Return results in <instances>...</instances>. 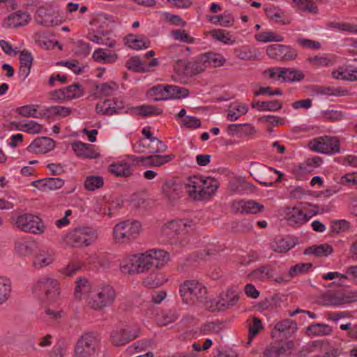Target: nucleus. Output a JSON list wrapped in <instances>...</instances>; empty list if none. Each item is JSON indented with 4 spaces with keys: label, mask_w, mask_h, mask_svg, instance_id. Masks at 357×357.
I'll return each mask as SVG.
<instances>
[{
    "label": "nucleus",
    "mask_w": 357,
    "mask_h": 357,
    "mask_svg": "<svg viewBox=\"0 0 357 357\" xmlns=\"http://www.w3.org/2000/svg\"><path fill=\"white\" fill-rule=\"evenodd\" d=\"M169 260L167 252L161 249H151L140 255L126 256L120 264V269L128 274L142 273L153 267L161 268Z\"/></svg>",
    "instance_id": "f257e3e1"
},
{
    "label": "nucleus",
    "mask_w": 357,
    "mask_h": 357,
    "mask_svg": "<svg viewBox=\"0 0 357 357\" xmlns=\"http://www.w3.org/2000/svg\"><path fill=\"white\" fill-rule=\"evenodd\" d=\"M183 185L185 192L191 199L200 201L214 195L219 183L213 178L195 175L187 178Z\"/></svg>",
    "instance_id": "f03ea898"
},
{
    "label": "nucleus",
    "mask_w": 357,
    "mask_h": 357,
    "mask_svg": "<svg viewBox=\"0 0 357 357\" xmlns=\"http://www.w3.org/2000/svg\"><path fill=\"white\" fill-rule=\"evenodd\" d=\"M116 291L108 284L96 286L87 296V305L95 310H102L113 305L116 300Z\"/></svg>",
    "instance_id": "7ed1b4c3"
},
{
    "label": "nucleus",
    "mask_w": 357,
    "mask_h": 357,
    "mask_svg": "<svg viewBox=\"0 0 357 357\" xmlns=\"http://www.w3.org/2000/svg\"><path fill=\"white\" fill-rule=\"evenodd\" d=\"M33 292L43 304L54 303L60 296V283L53 278H40L33 287Z\"/></svg>",
    "instance_id": "20e7f679"
},
{
    "label": "nucleus",
    "mask_w": 357,
    "mask_h": 357,
    "mask_svg": "<svg viewBox=\"0 0 357 357\" xmlns=\"http://www.w3.org/2000/svg\"><path fill=\"white\" fill-rule=\"evenodd\" d=\"M318 213V208L308 202L300 203L294 207H287L284 211V218L289 225L299 227Z\"/></svg>",
    "instance_id": "39448f33"
},
{
    "label": "nucleus",
    "mask_w": 357,
    "mask_h": 357,
    "mask_svg": "<svg viewBox=\"0 0 357 357\" xmlns=\"http://www.w3.org/2000/svg\"><path fill=\"white\" fill-rule=\"evenodd\" d=\"M179 293L183 303L193 305L203 302L207 294L205 286L195 280L183 282L179 286Z\"/></svg>",
    "instance_id": "423d86ee"
},
{
    "label": "nucleus",
    "mask_w": 357,
    "mask_h": 357,
    "mask_svg": "<svg viewBox=\"0 0 357 357\" xmlns=\"http://www.w3.org/2000/svg\"><path fill=\"white\" fill-rule=\"evenodd\" d=\"M197 228V222L189 219H175L165 222L161 227V236L168 240L176 236L183 237L192 233Z\"/></svg>",
    "instance_id": "0eeeda50"
},
{
    "label": "nucleus",
    "mask_w": 357,
    "mask_h": 357,
    "mask_svg": "<svg viewBox=\"0 0 357 357\" xmlns=\"http://www.w3.org/2000/svg\"><path fill=\"white\" fill-rule=\"evenodd\" d=\"M142 229L141 223L137 220H128L115 225L113 236L116 243H124L135 238Z\"/></svg>",
    "instance_id": "6e6552de"
},
{
    "label": "nucleus",
    "mask_w": 357,
    "mask_h": 357,
    "mask_svg": "<svg viewBox=\"0 0 357 357\" xmlns=\"http://www.w3.org/2000/svg\"><path fill=\"white\" fill-rule=\"evenodd\" d=\"M98 236L96 229L84 227L75 228L70 231L68 234L66 239L68 243L73 247H89L96 241Z\"/></svg>",
    "instance_id": "1a4fd4ad"
},
{
    "label": "nucleus",
    "mask_w": 357,
    "mask_h": 357,
    "mask_svg": "<svg viewBox=\"0 0 357 357\" xmlns=\"http://www.w3.org/2000/svg\"><path fill=\"white\" fill-rule=\"evenodd\" d=\"M99 350V342L97 335L93 333H86L77 340L75 349V357H92Z\"/></svg>",
    "instance_id": "9d476101"
},
{
    "label": "nucleus",
    "mask_w": 357,
    "mask_h": 357,
    "mask_svg": "<svg viewBox=\"0 0 357 357\" xmlns=\"http://www.w3.org/2000/svg\"><path fill=\"white\" fill-rule=\"evenodd\" d=\"M16 227L22 231L36 235L44 234L46 226L43 220L38 215L31 213H24L17 217Z\"/></svg>",
    "instance_id": "9b49d317"
},
{
    "label": "nucleus",
    "mask_w": 357,
    "mask_h": 357,
    "mask_svg": "<svg viewBox=\"0 0 357 357\" xmlns=\"http://www.w3.org/2000/svg\"><path fill=\"white\" fill-rule=\"evenodd\" d=\"M308 146L314 152L327 155H333L340 151L339 138L335 136L315 137L308 142Z\"/></svg>",
    "instance_id": "f8f14e48"
},
{
    "label": "nucleus",
    "mask_w": 357,
    "mask_h": 357,
    "mask_svg": "<svg viewBox=\"0 0 357 357\" xmlns=\"http://www.w3.org/2000/svg\"><path fill=\"white\" fill-rule=\"evenodd\" d=\"M59 17V9L52 5H46L37 10L36 21L40 25L50 26L58 24L61 22Z\"/></svg>",
    "instance_id": "ddd939ff"
},
{
    "label": "nucleus",
    "mask_w": 357,
    "mask_h": 357,
    "mask_svg": "<svg viewBox=\"0 0 357 357\" xmlns=\"http://www.w3.org/2000/svg\"><path fill=\"white\" fill-rule=\"evenodd\" d=\"M84 94V89L79 84H74L66 87L54 90L50 93L52 100L65 102L72 99L78 98Z\"/></svg>",
    "instance_id": "4468645a"
},
{
    "label": "nucleus",
    "mask_w": 357,
    "mask_h": 357,
    "mask_svg": "<svg viewBox=\"0 0 357 357\" xmlns=\"http://www.w3.org/2000/svg\"><path fill=\"white\" fill-rule=\"evenodd\" d=\"M96 110L99 114L109 116L128 112L123 102L117 99H107L98 102Z\"/></svg>",
    "instance_id": "2eb2a0df"
},
{
    "label": "nucleus",
    "mask_w": 357,
    "mask_h": 357,
    "mask_svg": "<svg viewBox=\"0 0 357 357\" xmlns=\"http://www.w3.org/2000/svg\"><path fill=\"white\" fill-rule=\"evenodd\" d=\"M139 327L136 325L126 328L116 329L111 333V340L116 346L124 345L137 338L139 335Z\"/></svg>",
    "instance_id": "dca6fc26"
},
{
    "label": "nucleus",
    "mask_w": 357,
    "mask_h": 357,
    "mask_svg": "<svg viewBox=\"0 0 357 357\" xmlns=\"http://www.w3.org/2000/svg\"><path fill=\"white\" fill-rule=\"evenodd\" d=\"M56 259V253L50 247L40 248L33 256V266L38 270L46 268L53 264Z\"/></svg>",
    "instance_id": "f3484780"
},
{
    "label": "nucleus",
    "mask_w": 357,
    "mask_h": 357,
    "mask_svg": "<svg viewBox=\"0 0 357 357\" xmlns=\"http://www.w3.org/2000/svg\"><path fill=\"white\" fill-rule=\"evenodd\" d=\"M267 55L274 59L280 61H291L296 58L298 54L296 50L291 46L273 44L266 48Z\"/></svg>",
    "instance_id": "a211bd4d"
},
{
    "label": "nucleus",
    "mask_w": 357,
    "mask_h": 357,
    "mask_svg": "<svg viewBox=\"0 0 357 357\" xmlns=\"http://www.w3.org/2000/svg\"><path fill=\"white\" fill-rule=\"evenodd\" d=\"M133 149L136 152L152 153H162L167 149V146L157 137L150 139H139L133 145Z\"/></svg>",
    "instance_id": "6ab92c4d"
},
{
    "label": "nucleus",
    "mask_w": 357,
    "mask_h": 357,
    "mask_svg": "<svg viewBox=\"0 0 357 357\" xmlns=\"http://www.w3.org/2000/svg\"><path fill=\"white\" fill-rule=\"evenodd\" d=\"M294 344L291 340L271 344L264 351V357H284L291 354Z\"/></svg>",
    "instance_id": "aec40b11"
},
{
    "label": "nucleus",
    "mask_w": 357,
    "mask_h": 357,
    "mask_svg": "<svg viewBox=\"0 0 357 357\" xmlns=\"http://www.w3.org/2000/svg\"><path fill=\"white\" fill-rule=\"evenodd\" d=\"M162 195L169 202L177 201L182 195L183 187L172 179L167 180L162 186Z\"/></svg>",
    "instance_id": "412c9836"
},
{
    "label": "nucleus",
    "mask_w": 357,
    "mask_h": 357,
    "mask_svg": "<svg viewBox=\"0 0 357 357\" xmlns=\"http://www.w3.org/2000/svg\"><path fill=\"white\" fill-rule=\"evenodd\" d=\"M72 149L78 158L95 159L100 157V153L92 144L77 141L72 144Z\"/></svg>",
    "instance_id": "4be33fe9"
},
{
    "label": "nucleus",
    "mask_w": 357,
    "mask_h": 357,
    "mask_svg": "<svg viewBox=\"0 0 357 357\" xmlns=\"http://www.w3.org/2000/svg\"><path fill=\"white\" fill-rule=\"evenodd\" d=\"M231 209L236 213L255 214L261 212L264 206L251 200H239L232 203Z\"/></svg>",
    "instance_id": "5701e85b"
},
{
    "label": "nucleus",
    "mask_w": 357,
    "mask_h": 357,
    "mask_svg": "<svg viewBox=\"0 0 357 357\" xmlns=\"http://www.w3.org/2000/svg\"><path fill=\"white\" fill-rule=\"evenodd\" d=\"M54 148V142L50 137H42L34 139L28 146L31 153H46Z\"/></svg>",
    "instance_id": "b1692460"
},
{
    "label": "nucleus",
    "mask_w": 357,
    "mask_h": 357,
    "mask_svg": "<svg viewBox=\"0 0 357 357\" xmlns=\"http://www.w3.org/2000/svg\"><path fill=\"white\" fill-rule=\"evenodd\" d=\"M239 300V294L233 289H228L226 292L220 294L216 303V306L211 310H221L226 307L234 305Z\"/></svg>",
    "instance_id": "393cba45"
},
{
    "label": "nucleus",
    "mask_w": 357,
    "mask_h": 357,
    "mask_svg": "<svg viewBox=\"0 0 357 357\" xmlns=\"http://www.w3.org/2000/svg\"><path fill=\"white\" fill-rule=\"evenodd\" d=\"M36 247V242L31 237H24L17 239L15 242L14 250L20 257L30 256Z\"/></svg>",
    "instance_id": "a878e982"
},
{
    "label": "nucleus",
    "mask_w": 357,
    "mask_h": 357,
    "mask_svg": "<svg viewBox=\"0 0 357 357\" xmlns=\"http://www.w3.org/2000/svg\"><path fill=\"white\" fill-rule=\"evenodd\" d=\"M125 41L128 47L136 50H144L150 47L149 39L142 34H128L125 38Z\"/></svg>",
    "instance_id": "bb28decb"
},
{
    "label": "nucleus",
    "mask_w": 357,
    "mask_h": 357,
    "mask_svg": "<svg viewBox=\"0 0 357 357\" xmlns=\"http://www.w3.org/2000/svg\"><path fill=\"white\" fill-rule=\"evenodd\" d=\"M227 132L231 135L238 137L252 136L256 132L255 128L250 123L230 124L227 126Z\"/></svg>",
    "instance_id": "cd10ccee"
},
{
    "label": "nucleus",
    "mask_w": 357,
    "mask_h": 357,
    "mask_svg": "<svg viewBox=\"0 0 357 357\" xmlns=\"http://www.w3.org/2000/svg\"><path fill=\"white\" fill-rule=\"evenodd\" d=\"M109 172L120 177H128L132 175V165L126 160H121L109 165Z\"/></svg>",
    "instance_id": "c85d7f7f"
},
{
    "label": "nucleus",
    "mask_w": 357,
    "mask_h": 357,
    "mask_svg": "<svg viewBox=\"0 0 357 357\" xmlns=\"http://www.w3.org/2000/svg\"><path fill=\"white\" fill-rule=\"evenodd\" d=\"M87 38L94 43L106 45L110 48L114 47L116 44L115 40L108 33L100 31H90L88 33Z\"/></svg>",
    "instance_id": "c756f323"
},
{
    "label": "nucleus",
    "mask_w": 357,
    "mask_h": 357,
    "mask_svg": "<svg viewBox=\"0 0 357 357\" xmlns=\"http://www.w3.org/2000/svg\"><path fill=\"white\" fill-rule=\"evenodd\" d=\"M334 79L354 82L357 81V68L352 66H342L333 70Z\"/></svg>",
    "instance_id": "7c9ffc66"
},
{
    "label": "nucleus",
    "mask_w": 357,
    "mask_h": 357,
    "mask_svg": "<svg viewBox=\"0 0 357 357\" xmlns=\"http://www.w3.org/2000/svg\"><path fill=\"white\" fill-rule=\"evenodd\" d=\"M129 114L134 115L141 116H152V115H160L162 113L163 110L161 107L155 105H143L135 107H127Z\"/></svg>",
    "instance_id": "2f4dec72"
},
{
    "label": "nucleus",
    "mask_w": 357,
    "mask_h": 357,
    "mask_svg": "<svg viewBox=\"0 0 357 357\" xmlns=\"http://www.w3.org/2000/svg\"><path fill=\"white\" fill-rule=\"evenodd\" d=\"M266 15L272 20L282 24H289L290 20L285 17V11L273 5H269L264 8Z\"/></svg>",
    "instance_id": "473e14b6"
},
{
    "label": "nucleus",
    "mask_w": 357,
    "mask_h": 357,
    "mask_svg": "<svg viewBox=\"0 0 357 357\" xmlns=\"http://www.w3.org/2000/svg\"><path fill=\"white\" fill-rule=\"evenodd\" d=\"M92 57L98 63H112L116 61L117 54L113 51L98 48L93 52Z\"/></svg>",
    "instance_id": "72a5a7b5"
},
{
    "label": "nucleus",
    "mask_w": 357,
    "mask_h": 357,
    "mask_svg": "<svg viewBox=\"0 0 357 357\" xmlns=\"http://www.w3.org/2000/svg\"><path fill=\"white\" fill-rule=\"evenodd\" d=\"M30 20L26 12L17 11L10 14L6 22L8 27H17L26 25Z\"/></svg>",
    "instance_id": "f704fd0d"
},
{
    "label": "nucleus",
    "mask_w": 357,
    "mask_h": 357,
    "mask_svg": "<svg viewBox=\"0 0 357 357\" xmlns=\"http://www.w3.org/2000/svg\"><path fill=\"white\" fill-rule=\"evenodd\" d=\"M91 284L89 280L84 278H78L75 281V297L78 300L86 298L91 291Z\"/></svg>",
    "instance_id": "c9c22d12"
},
{
    "label": "nucleus",
    "mask_w": 357,
    "mask_h": 357,
    "mask_svg": "<svg viewBox=\"0 0 357 357\" xmlns=\"http://www.w3.org/2000/svg\"><path fill=\"white\" fill-rule=\"evenodd\" d=\"M337 56L334 54H324L321 56H313L307 59V61L317 67H327L336 63Z\"/></svg>",
    "instance_id": "e433bc0d"
},
{
    "label": "nucleus",
    "mask_w": 357,
    "mask_h": 357,
    "mask_svg": "<svg viewBox=\"0 0 357 357\" xmlns=\"http://www.w3.org/2000/svg\"><path fill=\"white\" fill-rule=\"evenodd\" d=\"M248 112V106L245 103L237 102L230 106L227 112V119L234 121Z\"/></svg>",
    "instance_id": "4c0bfd02"
},
{
    "label": "nucleus",
    "mask_w": 357,
    "mask_h": 357,
    "mask_svg": "<svg viewBox=\"0 0 357 357\" xmlns=\"http://www.w3.org/2000/svg\"><path fill=\"white\" fill-rule=\"evenodd\" d=\"M274 268L271 265L261 266L255 269L250 275L253 280L264 281L273 278Z\"/></svg>",
    "instance_id": "58836bf2"
},
{
    "label": "nucleus",
    "mask_w": 357,
    "mask_h": 357,
    "mask_svg": "<svg viewBox=\"0 0 357 357\" xmlns=\"http://www.w3.org/2000/svg\"><path fill=\"white\" fill-rule=\"evenodd\" d=\"M190 71L186 73L188 76H193L204 71L208 66L204 54H200L196 59L190 62Z\"/></svg>",
    "instance_id": "ea45409f"
},
{
    "label": "nucleus",
    "mask_w": 357,
    "mask_h": 357,
    "mask_svg": "<svg viewBox=\"0 0 357 357\" xmlns=\"http://www.w3.org/2000/svg\"><path fill=\"white\" fill-rule=\"evenodd\" d=\"M167 281V278L163 273L155 272L149 274L143 282L146 287L153 289L164 284Z\"/></svg>",
    "instance_id": "a19ab883"
},
{
    "label": "nucleus",
    "mask_w": 357,
    "mask_h": 357,
    "mask_svg": "<svg viewBox=\"0 0 357 357\" xmlns=\"http://www.w3.org/2000/svg\"><path fill=\"white\" fill-rule=\"evenodd\" d=\"M333 252L331 245L327 243L315 245L306 248L304 251L305 255H313L316 257H324L331 255Z\"/></svg>",
    "instance_id": "79ce46f5"
},
{
    "label": "nucleus",
    "mask_w": 357,
    "mask_h": 357,
    "mask_svg": "<svg viewBox=\"0 0 357 357\" xmlns=\"http://www.w3.org/2000/svg\"><path fill=\"white\" fill-rule=\"evenodd\" d=\"M12 283L9 278L0 276V306L6 303L10 297Z\"/></svg>",
    "instance_id": "37998d69"
},
{
    "label": "nucleus",
    "mask_w": 357,
    "mask_h": 357,
    "mask_svg": "<svg viewBox=\"0 0 357 357\" xmlns=\"http://www.w3.org/2000/svg\"><path fill=\"white\" fill-rule=\"evenodd\" d=\"M332 332V328L325 324H313L310 325L306 330L309 336H324L328 335Z\"/></svg>",
    "instance_id": "c03bdc74"
},
{
    "label": "nucleus",
    "mask_w": 357,
    "mask_h": 357,
    "mask_svg": "<svg viewBox=\"0 0 357 357\" xmlns=\"http://www.w3.org/2000/svg\"><path fill=\"white\" fill-rule=\"evenodd\" d=\"M296 245V243L293 241L287 238H280L274 241L271 245V249L278 253L287 252Z\"/></svg>",
    "instance_id": "a18cd8bd"
},
{
    "label": "nucleus",
    "mask_w": 357,
    "mask_h": 357,
    "mask_svg": "<svg viewBox=\"0 0 357 357\" xmlns=\"http://www.w3.org/2000/svg\"><path fill=\"white\" fill-rule=\"evenodd\" d=\"M312 267L311 263H298L290 267L287 277L291 279L300 275H303L309 273Z\"/></svg>",
    "instance_id": "49530a36"
},
{
    "label": "nucleus",
    "mask_w": 357,
    "mask_h": 357,
    "mask_svg": "<svg viewBox=\"0 0 357 357\" xmlns=\"http://www.w3.org/2000/svg\"><path fill=\"white\" fill-rule=\"evenodd\" d=\"M275 329L287 335L294 334L297 330V324L291 319H284L275 325Z\"/></svg>",
    "instance_id": "de8ad7c7"
},
{
    "label": "nucleus",
    "mask_w": 357,
    "mask_h": 357,
    "mask_svg": "<svg viewBox=\"0 0 357 357\" xmlns=\"http://www.w3.org/2000/svg\"><path fill=\"white\" fill-rule=\"evenodd\" d=\"M208 20L213 24L220 25L223 27L231 26L234 22V19L230 13L209 16Z\"/></svg>",
    "instance_id": "09e8293b"
},
{
    "label": "nucleus",
    "mask_w": 357,
    "mask_h": 357,
    "mask_svg": "<svg viewBox=\"0 0 357 357\" xmlns=\"http://www.w3.org/2000/svg\"><path fill=\"white\" fill-rule=\"evenodd\" d=\"M173 159V156L171 155H152L150 156L145 157L144 162L149 166L153 167H160L166 163H168Z\"/></svg>",
    "instance_id": "8fccbe9b"
},
{
    "label": "nucleus",
    "mask_w": 357,
    "mask_h": 357,
    "mask_svg": "<svg viewBox=\"0 0 357 357\" xmlns=\"http://www.w3.org/2000/svg\"><path fill=\"white\" fill-rule=\"evenodd\" d=\"M119 89V84L114 82H105L96 87V93L99 96H109Z\"/></svg>",
    "instance_id": "3c124183"
},
{
    "label": "nucleus",
    "mask_w": 357,
    "mask_h": 357,
    "mask_svg": "<svg viewBox=\"0 0 357 357\" xmlns=\"http://www.w3.org/2000/svg\"><path fill=\"white\" fill-rule=\"evenodd\" d=\"M71 112L70 107L60 105L51 106L45 110V114L48 117L59 116L63 118L69 116Z\"/></svg>",
    "instance_id": "603ef678"
},
{
    "label": "nucleus",
    "mask_w": 357,
    "mask_h": 357,
    "mask_svg": "<svg viewBox=\"0 0 357 357\" xmlns=\"http://www.w3.org/2000/svg\"><path fill=\"white\" fill-rule=\"evenodd\" d=\"M167 100L169 99H181L188 96V89L174 85H167Z\"/></svg>",
    "instance_id": "864d4df0"
},
{
    "label": "nucleus",
    "mask_w": 357,
    "mask_h": 357,
    "mask_svg": "<svg viewBox=\"0 0 357 357\" xmlns=\"http://www.w3.org/2000/svg\"><path fill=\"white\" fill-rule=\"evenodd\" d=\"M255 38L257 41L262 43L284 41V37L282 35L271 31L259 33Z\"/></svg>",
    "instance_id": "5fc2aeb1"
},
{
    "label": "nucleus",
    "mask_w": 357,
    "mask_h": 357,
    "mask_svg": "<svg viewBox=\"0 0 357 357\" xmlns=\"http://www.w3.org/2000/svg\"><path fill=\"white\" fill-rule=\"evenodd\" d=\"M63 314L61 310H55L48 307L41 313V319L48 324H52L60 320Z\"/></svg>",
    "instance_id": "6e6d98bb"
},
{
    "label": "nucleus",
    "mask_w": 357,
    "mask_h": 357,
    "mask_svg": "<svg viewBox=\"0 0 357 357\" xmlns=\"http://www.w3.org/2000/svg\"><path fill=\"white\" fill-rule=\"evenodd\" d=\"M147 95L155 100H167V85L154 86L148 90Z\"/></svg>",
    "instance_id": "4d7b16f0"
},
{
    "label": "nucleus",
    "mask_w": 357,
    "mask_h": 357,
    "mask_svg": "<svg viewBox=\"0 0 357 357\" xmlns=\"http://www.w3.org/2000/svg\"><path fill=\"white\" fill-rule=\"evenodd\" d=\"M210 35L214 40L225 45H233L235 42L229 32L225 29H213L210 31Z\"/></svg>",
    "instance_id": "13d9d810"
},
{
    "label": "nucleus",
    "mask_w": 357,
    "mask_h": 357,
    "mask_svg": "<svg viewBox=\"0 0 357 357\" xmlns=\"http://www.w3.org/2000/svg\"><path fill=\"white\" fill-rule=\"evenodd\" d=\"M233 52L235 56L241 60L251 61L255 60L257 57L255 52L247 45L234 48Z\"/></svg>",
    "instance_id": "bf43d9fd"
},
{
    "label": "nucleus",
    "mask_w": 357,
    "mask_h": 357,
    "mask_svg": "<svg viewBox=\"0 0 357 357\" xmlns=\"http://www.w3.org/2000/svg\"><path fill=\"white\" fill-rule=\"evenodd\" d=\"M126 68L134 72L137 73H146L149 72V68L145 66V63L137 56L131 57L128 59L126 64Z\"/></svg>",
    "instance_id": "052dcab7"
},
{
    "label": "nucleus",
    "mask_w": 357,
    "mask_h": 357,
    "mask_svg": "<svg viewBox=\"0 0 357 357\" xmlns=\"http://www.w3.org/2000/svg\"><path fill=\"white\" fill-rule=\"evenodd\" d=\"M318 93L326 96H346L349 95V91L342 87H321L318 90Z\"/></svg>",
    "instance_id": "680f3d73"
},
{
    "label": "nucleus",
    "mask_w": 357,
    "mask_h": 357,
    "mask_svg": "<svg viewBox=\"0 0 357 357\" xmlns=\"http://www.w3.org/2000/svg\"><path fill=\"white\" fill-rule=\"evenodd\" d=\"M305 77L304 73L298 69L285 68L284 82H298Z\"/></svg>",
    "instance_id": "e2e57ef3"
},
{
    "label": "nucleus",
    "mask_w": 357,
    "mask_h": 357,
    "mask_svg": "<svg viewBox=\"0 0 357 357\" xmlns=\"http://www.w3.org/2000/svg\"><path fill=\"white\" fill-rule=\"evenodd\" d=\"M208 67H220L225 64L226 59L220 54L215 52H207L204 54Z\"/></svg>",
    "instance_id": "0e129e2a"
},
{
    "label": "nucleus",
    "mask_w": 357,
    "mask_h": 357,
    "mask_svg": "<svg viewBox=\"0 0 357 357\" xmlns=\"http://www.w3.org/2000/svg\"><path fill=\"white\" fill-rule=\"evenodd\" d=\"M178 317L174 311H163L157 315L156 321L160 326H167L177 319Z\"/></svg>",
    "instance_id": "69168bd1"
},
{
    "label": "nucleus",
    "mask_w": 357,
    "mask_h": 357,
    "mask_svg": "<svg viewBox=\"0 0 357 357\" xmlns=\"http://www.w3.org/2000/svg\"><path fill=\"white\" fill-rule=\"evenodd\" d=\"M302 11H307L310 13H317L318 8L312 0H293Z\"/></svg>",
    "instance_id": "338daca9"
},
{
    "label": "nucleus",
    "mask_w": 357,
    "mask_h": 357,
    "mask_svg": "<svg viewBox=\"0 0 357 357\" xmlns=\"http://www.w3.org/2000/svg\"><path fill=\"white\" fill-rule=\"evenodd\" d=\"M171 36L174 40H178L188 44H193L196 39L190 36L185 30L176 29L171 31Z\"/></svg>",
    "instance_id": "774afa93"
}]
</instances>
